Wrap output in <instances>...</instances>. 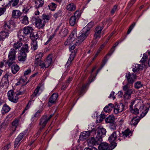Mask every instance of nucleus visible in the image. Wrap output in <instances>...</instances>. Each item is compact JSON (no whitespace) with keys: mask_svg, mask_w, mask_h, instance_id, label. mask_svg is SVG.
<instances>
[{"mask_svg":"<svg viewBox=\"0 0 150 150\" xmlns=\"http://www.w3.org/2000/svg\"><path fill=\"white\" fill-rule=\"evenodd\" d=\"M126 78L127 79V83L123 86V90L125 92L123 95L125 99H129L134 91L133 89L130 88V86H132L133 83L136 79V76L134 74H131L130 73L126 74Z\"/></svg>","mask_w":150,"mask_h":150,"instance_id":"f257e3e1","label":"nucleus"},{"mask_svg":"<svg viewBox=\"0 0 150 150\" xmlns=\"http://www.w3.org/2000/svg\"><path fill=\"white\" fill-rule=\"evenodd\" d=\"M133 104L131 103L129 106L130 110L131 112L136 115L140 113L141 118L144 117L147 113L149 108L144 107L142 101H139L135 105L134 109L133 108Z\"/></svg>","mask_w":150,"mask_h":150,"instance_id":"f03ea898","label":"nucleus"},{"mask_svg":"<svg viewBox=\"0 0 150 150\" xmlns=\"http://www.w3.org/2000/svg\"><path fill=\"white\" fill-rule=\"evenodd\" d=\"M106 131V129L103 127H98L96 133L95 138L92 137L88 140V142L89 146L96 145L100 143L102 141L103 135L105 134Z\"/></svg>","mask_w":150,"mask_h":150,"instance_id":"7ed1b4c3","label":"nucleus"},{"mask_svg":"<svg viewBox=\"0 0 150 150\" xmlns=\"http://www.w3.org/2000/svg\"><path fill=\"white\" fill-rule=\"evenodd\" d=\"M90 29L86 27L84 28L79 34L77 39L75 41V45L78 46L85 40L90 33Z\"/></svg>","mask_w":150,"mask_h":150,"instance_id":"20e7f679","label":"nucleus"},{"mask_svg":"<svg viewBox=\"0 0 150 150\" xmlns=\"http://www.w3.org/2000/svg\"><path fill=\"white\" fill-rule=\"evenodd\" d=\"M22 88L19 91L15 93L13 90H10L8 92V99L14 103H16L18 99V96L23 94L25 92V91H21Z\"/></svg>","mask_w":150,"mask_h":150,"instance_id":"39448f33","label":"nucleus"},{"mask_svg":"<svg viewBox=\"0 0 150 150\" xmlns=\"http://www.w3.org/2000/svg\"><path fill=\"white\" fill-rule=\"evenodd\" d=\"M120 133L119 131H115L109 137L108 140L111 143V146L113 148H115L117 146L116 143L114 141L120 136Z\"/></svg>","mask_w":150,"mask_h":150,"instance_id":"423d86ee","label":"nucleus"},{"mask_svg":"<svg viewBox=\"0 0 150 150\" xmlns=\"http://www.w3.org/2000/svg\"><path fill=\"white\" fill-rule=\"evenodd\" d=\"M16 51L14 48H11L8 53V60L7 63L8 66H11L13 63L16 58Z\"/></svg>","mask_w":150,"mask_h":150,"instance_id":"0eeeda50","label":"nucleus"},{"mask_svg":"<svg viewBox=\"0 0 150 150\" xmlns=\"http://www.w3.org/2000/svg\"><path fill=\"white\" fill-rule=\"evenodd\" d=\"M103 28V26H98L95 29V33L94 35V39L95 40H94L92 45V46H94L97 43L98 41L96 40L100 38V33Z\"/></svg>","mask_w":150,"mask_h":150,"instance_id":"6e6552de","label":"nucleus"},{"mask_svg":"<svg viewBox=\"0 0 150 150\" xmlns=\"http://www.w3.org/2000/svg\"><path fill=\"white\" fill-rule=\"evenodd\" d=\"M30 37L32 40L31 43L32 47L34 50H35L37 49L38 45L37 42L36 41L38 37V35L37 33H34L33 32L30 35Z\"/></svg>","mask_w":150,"mask_h":150,"instance_id":"1a4fd4ad","label":"nucleus"},{"mask_svg":"<svg viewBox=\"0 0 150 150\" xmlns=\"http://www.w3.org/2000/svg\"><path fill=\"white\" fill-rule=\"evenodd\" d=\"M49 120L47 118V115H44L42 116L40 120L39 125L42 126L39 129L38 132V134H40L42 129L46 125L47 123Z\"/></svg>","mask_w":150,"mask_h":150,"instance_id":"9d476101","label":"nucleus"},{"mask_svg":"<svg viewBox=\"0 0 150 150\" xmlns=\"http://www.w3.org/2000/svg\"><path fill=\"white\" fill-rule=\"evenodd\" d=\"M125 105L122 103L119 104L116 103L114 106V112L115 114H117L122 112L124 108Z\"/></svg>","mask_w":150,"mask_h":150,"instance_id":"9b49d317","label":"nucleus"},{"mask_svg":"<svg viewBox=\"0 0 150 150\" xmlns=\"http://www.w3.org/2000/svg\"><path fill=\"white\" fill-rule=\"evenodd\" d=\"M96 131L95 129H93L91 131H85L81 132L79 136V139L82 140L86 139L89 136L91 133L94 132Z\"/></svg>","mask_w":150,"mask_h":150,"instance_id":"f8f14e48","label":"nucleus"},{"mask_svg":"<svg viewBox=\"0 0 150 150\" xmlns=\"http://www.w3.org/2000/svg\"><path fill=\"white\" fill-rule=\"evenodd\" d=\"M58 96V94L56 93H54L52 95L49 99L48 105L49 106H50L55 103Z\"/></svg>","mask_w":150,"mask_h":150,"instance_id":"ddd939ff","label":"nucleus"},{"mask_svg":"<svg viewBox=\"0 0 150 150\" xmlns=\"http://www.w3.org/2000/svg\"><path fill=\"white\" fill-rule=\"evenodd\" d=\"M35 25L36 27L40 29L44 27L45 24L41 19L37 17L35 18Z\"/></svg>","mask_w":150,"mask_h":150,"instance_id":"4468645a","label":"nucleus"},{"mask_svg":"<svg viewBox=\"0 0 150 150\" xmlns=\"http://www.w3.org/2000/svg\"><path fill=\"white\" fill-rule=\"evenodd\" d=\"M26 133V132H24L21 133L17 137L16 139L15 142L14 146L15 147H16L18 146V144H19L20 141L23 137L24 136Z\"/></svg>","mask_w":150,"mask_h":150,"instance_id":"2eb2a0df","label":"nucleus"},{"mask_svg":"<svg viewBox=\"0 0 150 150\" xmlns=\"http://www.w3.org/2000/svg\"><path fill=\"white\" fill-rule=\"evenodd\" d=\"M77 50L75 49L74 52H71V54H70V57L66 64V66H67V67H68V66L70 64L71 62L73 60L74 58L75 55L77 53Z\"/></svg>","mask_w":150,"mask_h":150,"instance_id":"dca6fc26","label":"nucleus"},{"mask_svg":"<svg viewBox=\"0 0 150 150\" xmlns=\"http://www.w3.org/2000/svg\"><path fill=\"white\" fill-rule=\"evenodd\" d=\"M98 147L99 150H110L109 148V146L108 143L105 142L101 143V142L99 143Z\"/></svg>","mask_w":150,"mask_h":150,"instance_id":"f3484780","label":"nucleus"},{"mask_svg":"<svg viewBox=\"0 0 150 150\" xmlns=\"http://www.w3.org/2000/svg\"><path fill=\"white\" fill-rule=\"evenodd\" d=\"M33 29V28L29 26H27L24 27L23 28V32L26 35L32 33Z\"/></svg>","mask_w":150,"mask_h":150,"instance_id":"a211bd4d","label":"nucleus"},{"mask_svg":"<svg viewBox=\"0 0 150 150\" xmlns=\"http://www.w3.org/2000/svg\"><path fill=\"white\" fill-rule=\"evenodd\" d=\"M122 137L125 139L126 137H129L132 135V133L131 131L129 129H127L124 131L122 132Z\"/></svg>","mask_w":150,"mask_h":150,"instance_id":"6ab92c4d","label":"nucleus"},{"mask_svg":"<svg viewBox=\"0 0 150 150\" xmlns=\"http://www.w3.org/2000/svg\"><path fill=\"white\" fill-rule=\"evenodd\" d=\"M21 12L19 10H14L12 12V17L15 18H18L21 15Z\"/></svg>","mask_w":150,"mask_h":150,"instance_id":"aec40b11","label":"nucleus"},{"mask_svg":"<svg viewBox=\"0 0 150 150\" xmlns=\"http://www.w3.org/2000/svg\"><path fill=\"white\" fill-rule=\"evenodd\" d=\"M68 30L65 27H62L59 32V34L60 36L62 37H64L66 36L68 33Z\"/></svg>","mask_w":150,"mask_h":150,"instance_id":"412c9836","label":"nucleus"},{"mask_svg":"<svg viewBox=\"0 0 150 150\" xmlns=\"http://www.w3.org/2000/svg\"><path fill=\"white\" fill-rule=\"evenodd\" d=\"M75 39L73 34L70 35L64 42V45H67L70 44L75 40Z\"/></svg>","mask_w":150,"mask_h":150,"instance_id":"4be33fe9","label":"nucleus"},{"mask_svg":"<svg viewBox=\"0 0 150 150\" xmlns=\"http://www.w3.org/2000/svg\"><path fill=\"white\" fill-rule=\"evenodd\" d=\"M45 68H47L51 64L52 62V59L51 56H49L47 58L46 60L45 61Z\"/></svg>","mask_w":150,"mask_h":150,"instance_id":"5701e85b","label":"nucleus"},{"mask_svg":"<svg viewBox=\"0 0 150 150\" xmlns=\"http://www.w3.org/2000/svg\"><path fill=\"white\" fill-rule=\"evenodd\" d=\"M77 18L72 16L69 19V23L71 26L74 25L78 21Z\"/></svg>","mask_w":150,"mask_h":150,"instance_id":"b1692460","label":"nucleus"},{"mask_svg":"<svg viewBox=\"0 0 150 150\" xmlns=\"http://www.w3.org/2000/svg\"><path fill=\"white\" fill-rule=\"evenodd\" d=\"M11 67L12 71L13 74H16L19 70V67L17 64H12Z\"/></svg>","mask_w":150,"mask_h":150,"instance_id":"393cba45","label":"nucleus"},{"mask_svg":"<svg viewBox=\"0 0 150 150\" xmlns=\"http://www.w3.org/2000/svg\"><path fill=\"white\" fill-rule=\"evenodd\" d=\"M26 54L20 52L18 57V60L21 62H24L26 59Z\"/></svg>","mask_w":150,"mask_h":150,"instance_id":"a878e982","label":"nucleus"},{"mask_svg":"<svg viewBox=\"0 0 150 150\" xmlns=\"http://www.w3.org/2000/svg\"><path fill=\"white\" fill-rule=\"evenodd\" d=\"M35 8L38 9L42 7L44 4V0H38L35 2Z\"/></svg>","mask_w":150,"mask_h":150,"instance_id":"bb28decb","label":"nucleus"},{"mask_svg":"<svg viewBox=\"0 0 150 150\" xmlns=\"http://www.w3.org/2000/svg\"><path fill=\"white\" fill-rule=\"evenodd\" d=\"M66 8L67 10L72 11L75 10L76 6L74 4L70 3L67 5Z\"/></svg>","mask_w":150,"mask_h":150,"instance_id":"cd10ccee","label":"nucleus"},{"mask_svg":"<svg viewBox=\"0 0 150 150\" xmlns=\"http://www.w3.org/2000/svg\"><path fill=\"white\" fill-rule=\"evenodd\" d=\"M29 52L28 45L26 44H24L20 50V52L26 54Z\"/></svg>","mask_w":150,"mask_h":150,"instance_id":"c85d7f7f","label":"nucleus"},{"mask_svg":"<svg viewBox=\"0 0 150 150\" xmlns=\"http://www.w3.org/2000/svg\"><path fill=\"white\" fill-rule=\"evenodd\" d=\"M19 122V120L17 119H15L12 123V130L13 131V133L16 130V129L18 125Z\"/></svg>","mask_w":150,"mask_h":150,"instance_id":"c756f323","label":"nucleus"},{"mask_svg":"<svg viewBox=\"0 0 150 150\" xmlns=\"http://www.w3.org/2000/svg\"><path fill=\"white\" fill-rule=\"evenodd\" d=\"M140 120L139 117H133L130 122V124L131 125L135 126L137 125Z\"/></svg>","mask_w":150,"mask_h":150,"instance_id":"7c9ffc66","label":"nucleus"},{"mask_svg":"<svg viewBox=\"0 0 150 150\" xmlns=\"http://www.w3.org/2000/svg\"><path fill=\"white\" fill-rule=\"evenodd\" d=\"M105 120L106 123H113L115 121L114 117L110 115L105 119Z\"/></svg>","mask_w":150,"mask_h":150,"instance_id":"2f4dec72","label":"nucleus"},{"mask_svg":"<svg viewBox=\"0 0 150 150\" xmlns=\"http://www.w3.org/2000/svg\"><path fill=\"white\" fill-rule=\"evenodd\" d=\"M35 64H36L37 66H39L41 68L44 69L45 68V62L40 60V61H35Z\"/></svg>","mask_w":150,"mask_h":150,"instance_id":"473e14b6","label":"nucleus"},{"mask_svg":"<svg viewBox=\"0 0 150 150\" xmlns=\"http://www.w3.org/2000/svg\"><path fill=\"white\" fill-rule=\"evenodd\" d=\"M40 87L39 86H37V88L35 90L34 92L31 96V99L33 100V98L36 96L38 94L39 91L40 90Z\"/></svg>","mask_w":150,"mask_h":150,"instance_id":"72a5a7b5","label":"nucleus"},{"mask_svg":"<svg viewBox=\"0 0 150 150\" xmlns=\"http://www.w3.org/2000/svg\"><path fill=\"white\" fill-rule=\"evenodd\" d=\"M10 108L6 104H5L3 106L2 111L3 114H5L6 113H7L10 110Z\"/></svg>","mask_w":150,"mask_h":150,"instance_id":"f704fd0d","label":"nucleus"},{"mask_svg":"<svg viewBox=\"0 0 150 150\" xmlns=\"http://www.w3.org/2000/svg\"><path fill=\"white\" fill-rule=\"evenodd\" d=\"M21 19L22 23L25 25H26L28 23V18L27 16L25 15L24 16H22Z\"/></svg>","mask_w":150,"mask_h":150,"instance_id":"c9c22d12","label":"nucleus"},{"mask_svg":"<svg viewBox=\"0 0 150 150\" xmlns=\"http://www.w3.org/2000/svg\"><path fill=\"white\" fill-rule=\"evenodd\" d=\"M143 69L142 66H141V65L138 64H136L135 65L133 69V71L134 72H137L139 71V69Z\"/></svg>","mask_w":150,"mask_h":150,"instance_id":"e433bc0d","label":"nucleus"},{"mask_svg":"<svg viewBox=\"0 0 150 150\" xmlns=\"http://www.w3.org/2000/svg\"><path fill=\"white\" fill-rule=\"evenodd\" d=\"M119 44V42H117L114 45L112 48L111 50H110L109 53H108L106 55L107 57L108 56H110L114 52L115 50V47H116Z\"/></svg>","mask_w":150,"mask_h":150,"instance_id":"4c0bfd02","label":"nucleus"},{"mask_svg":"<svg viewBox=\"0 0 150 150\" xmlns=\"http://www.w3.org/2000/svg\"><path fill=\"white\" fill-rule=\"evenodd\" d=\"M22 44L20 41H17L16 42H15L13 45V48L15 49L16 50L19 49L22 46Z\"/></svg>","mask_w":150,"mask_h":150,"instance_id":"58836bf2","label":"nucleus"},{"mask_svg":"<svg viewBox=\"0 0 150 150\" xmlns=\"http://www.w3.org/2000/svg\"><path fill=\"white\" fill-rule=\"evenodd\" d=\"M0 33L2 40L7 37L9 35V33L5 31H2Z\"/></svg>","mask_w":150,"mask_h":150,"instance_id":"ea45409f","label":"nucleus"},{"mask_svg":"<svg viewBox=\"0 0 150 150\" xmlns=\"http://www.w3.org/2000/svg\"><path fill=\"white\" fill-rule=\"evenodd\" d=\"M43 56V53L42 52H39L35 56V61H40L41 60Z\"/></svg>","mask_w":150,"mask_h":150,"instance_id":"a19ab883","label":"nucleus"},{"mask_svg":"<svg viewBox=\"0 0 150 150\" xmlns=\"http://www.w3.org/2000/svg\"><path fill=\"white\" fill-rule=\"evenodd\" d=\"M19 0H11L9 1L10 5L12 6H16L18 5L19 3Z\"/></svg>","mask_w":150,"mask_h":150,"instance_id":"79ce46f5","label":"nucleus"},{"mask_svg":"<svg viewBox=\"0 0 150 150\" xmlns=\"http://www.w3.org/2000/svg\"><path fill=\"white\" fill-rule=\"evenodd\" d=\"M40 112L39 110L38 111L35 115L34 116L32 117L31 120L32 122H34L37 121L38 118L36 119V118L39 116Z\"/></svg>","mask_w":150,"mask_h":150,"instance_id":"37998d69","label":"nucleus"},{"mask_svg":"<svg viewBox=\"0 0 150 150\" xmlns=\"http://www.w3.org/2000/svg\"><path fill=\"white\" fill-rule=\"evenodd\" d=\"M18 36L20 39H22V38H24L26 35L23 32V30H20L18 32Z\"/></svg>","mask_w":150,"mask_h":150,"instance_id":"c03bdc74","label":"nucleus"},{"mask_svg":"<svg viewBox=\"0 0 150 150\" xmlns=\"http://www.w3.org/2000/svg\"><path fill=\"white\" fill-rule=\"evenodd\" d=\"M51 16L49 15H46V14H43L42 16V18L44 21V22H47L51 18Z\"/></svg>","mask_w":150,"mask_h":150,"instance_id":"a18cd8bd","label":"nucleus"},{"mask_svg":"<svg viewBox=\"0 0 150 150\" xmlns=\"http://www.w3.org/2000/svg\"><path fill=\"white\" fill-rule=\"evenodd\" d=\"M57 6L56 4L54 3H51L48 6L50 9L52 11L54 10Z\"/></svg>","mask_w":150,"mask_h":150,"instance_id":"49530a36","label":"nucleus"},{"mask_svg":"<svg viewBox=\"0 0 150 150\" xmlns=\"http://www.w3.org/2000/svg\"><path fill=\"white\" fill-rule=\"evenodd\" d=\"M117 6H118L117 5H115L113 6L110 12L111 15H113L116 11H117Z\"/></svg>","mask_w":150,"mask_h":150,"instance_id":"de8ad7c7","label":"nucleus"},{"mask_svg":"<svg viewBox=\"0 0 150 150\" xmlns=\"http://www.w3.org/2000/svg\"><path fill=\"white\" fill-rule=\"evenodd\" d=\"M143 85L140 81H137L135 84V87L136 89H139L142 87Z\"/></svg>","mask_w":150,"mask_h":150,"instance_id":"09e8293b","label":"nucleus"},{"mask_svg":"<svg viewBox=\"0 0 150 150\" xmlns=\"http://www.w3.org/2000/svg\"><path fill=\"white\" fill-rule=\"evenodd\" d=\"M147 59V56L146 54H144L143 55L142 59L140 60V62L143 63H145L146 62Z\"/></svg>","mask_w":150,"mask_h":150,"instance_id":"8fccbe9b","label":"nucleus"},{"mask_svg":"<svg viewBox=\"0 0 150 150\" xmlns=\"http://www.w3.org/2000/svg\"><path fill=\"white\" fill-rule=\"evenodd\" d=\"M11 25L9 23H5L4 25V29L7 30H11Z\"/></svg>","mask_w":150,"mask_h":150,"instance_id":"3c124183","label":"nucleus"},{"mask_svg":"<svg viewBox=\"0 0 150 150\" xmlns=\"http://www.w3.org/2000/svg\"><path fill=\"white\" fill-rule=\"evenodd\" d=\"M86 87V86L85 85H83L82 88H81V90H80L79 92V94L80 96H82L83 93H84L85 89Z\"/></svg>","mask_w":150,"mask_h":150,"instance_id":"603ef678","label":"nucleus"},{"mask_svg":"<svg viewBox=\"0 0 150 150\" xmlns=\"http://www.w3.org/2000/svg\"><path fill=\"white\" fill-rule=\"evenodd\" d=\"M136 25V23L133 22L132 24L130 26L128 31L127 32V34H129L131 31L132 29H133L134 27Z\"/></svg>","mask_w":150,"mask_h":150,"instance_id":"864d4df0","label":"nucleus"},{"mask_svg":"<svg viewBox=\"0 0 150 150\" xmlns=\"http://www.w3.org/2000/svg\"><path fill=\"white\" fill-rule=\"evenodd\" d=\"M73 16H74L75 17L77 18L78 20L80 17L81 16L80 12L79 11H76L74 13V15Z\"/></svg>","mask_w":150,"mask_h":150,"instance_id":"5fc2aeb1","label":"nucleus"},{"mask_svg":"<svg viewBox=\"0 0 150 150\" xmlns=\"http://www.w3.org/2000/svg\"><path fill=\"white\" fill-rule=\"evenodd\" d=\"M62 11L59 10L54 15V16L55 18H56L58 17L61 16L62 15Z\"/></svg>","mask_w":150,"mask_h":150,"instance_id":"6e6d98bb","label":"nucleus"},{"mask_svg":"<svg viewBox=\"0 0 150 150\" xmlns=\"http://www.w3.org/2000/svg\"><path fill=\"white\" fill-rule=\"evenodd\" d=\"M108 60V59L107 58V56H106L104 58V59L103 61V65L102 66L101 68L99 69L98 70L100 71L101 69L103 67L104 65L107 62Z\"/></svg>","mask_w":150,"mask_h":150,"instance_id":"4d7b16f0","label":"nucleus"},{"mask_svg":"<svg viewBox=\"0 0 150 150\" xmlns=\"http://www.w3.org/2000/svg\"><path fill=\"white\" fill-rule=\"evenodd\" d=\"M104 110L105 112H107L111 111L112 109L108 106H106L104 108Z\"/></svg>","mask_w":150,"mask_h":150,"instance_id":"13d9d810","label":"nucleus"},{"mask_svg":"<svg viewBox=\"0 0 150 150\" xmlns=\"http://www.w3.org/2000/svg\"><path fill=\"white\" fill-rule=\"evenodd\" d=\"M6 10L5 7H3L0 8V16L3 14Z\"/></svg>","mask_w":150,"mask_h":150,"instance_id":"bf43d9fd","label":"nucleus"},{"mask_svg":"<svg viewBox=\"0 0 150 150\" xmlns=\"http://www.w3.org/2000/svg\"><path fill=\"white\" fill-rule=\"evenodd\" d=\"M117 125L115 124H112L110 127V129L112 130L116 129Z\"/></svg>","mask_w":150,"mask_h":150,"instance_id":"052dcab7","label":"nucleus"},{"mask_svg":"<svg viewBox=\"0 0 150 150\" xmlns=\"http://www.w3.org/2000/svg\"><path fill=\"white\" fill-rule=\"evenodd\" d=\"M31 72V70L30 69H28L26 71H25L24 72V75L25 76L27 75L30 74Z\"/></svg>","mask_w":150,"mask_h":150,"instance_id":"680f3d73","label":"nucleus"},{"mask_svg":"<svg viewBox=\"0 0 150 150\" xmlns=\"http://www.w3.org/2000/svg\"><path fill=\"white\" fill-rule=\"evenodd\" d=\"M100 51H100V49H98V50L96 54L94 56V58L93 59V60H94L98 56V55L99 53L100 52Z\"/></svg>","mask_w":150,"mask_h":150,"instance_id":"e2e57ef3","label":"nucleus"},{"mask_svg":"<svg viewBox=\"0 0 150 150\" xmlns=\"http://www.w3.org/2000/svg\"><path fill=\"white\" fill-rule=\"evenodd\" d=\"M114 94H115V92L113 91H112L111 92V93L110 94L109 97L110 98L112 97L113 98V99H115V97L114 96Z\"/></svg>","mask_w":150,"mask_h":150,"instance_id":"0e129e2a","label":"nucleus"},{"mask_svg":"<svg viewBox=\"0 0 150 150\" xmlns=\"http://www.w3.org/2000/svg\"><path fill=\"white\" fill-rule=\"evenodd\" d=\"M103 119H102V118H101L99 117L97 118L96 121L97 122L100 123L102 122L103 121Z\"/></svg>","mask_w":150,"mask_h":150,"instance_id":"69168bd1","label":"nucleus"},{"mask_svg":"<svg viewBox=\"0 0 150 150\" xmlns=\"http://www.w3.org/2000/svg\"><path fill=\"white\" fill-rule=\"evenodd\" d=\"M84 150H97V149L95 147H92L91 148H85Z\"/></svg>","mask_w":150,"mask_h":150,"instance_id":"338daca9","label":"nucleus"},{"mask_svg":"<svg viewBox=\"0 0 150 150\" xmlns=\"http://www.w3.org/2000/svg\"><path fill=\"white\" fill-rule=\"evenodd\" d=\"M124 122V120L123 119H121L120 120L119 122V125L120 126L122 125L123 123Z\"/></svg>","mask_w":150,"mask_h":150,"instance_id":"774afa93","label":"nucleus"}]
</instances>
